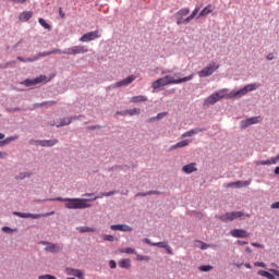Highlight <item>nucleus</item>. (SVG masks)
<instances>
[{"label":"nucleus","mask_w":279,"mask_h":279,"mask_svg":"<svg viewBox=\"0 0 279 279\" xmlns=\"http://www.w3.org/2000/svg\"><path fill=\"white\" fill-rule=\"evenodd\" d=\"M44 245H47L45 247L46 252H51L52 254H58V252H60V250H62L60 247V245L58 244H54V243H47V242H44Z\"/></svg>","instance_id":"obj_16"},{"label":"nucleus","mask_w":279,"mask_h":279,"mask_svg":"<svg viewBox=\"0 0 279 279\" xmlns=\"http://www.w3.org/2000/svg\"><path fill=\"white\" fill-rule=\"evenodd\" d=\"M34 16V12L32 11H24L20 14V21L22 23H27V21H29V19H32Z\"/></svg>","instance_id":"obj_21"},{"label":"nucleus","mask_w":279,"mask_h":279,"mask_svg":"<svg viewBox=\"0 0 279 279\" xmlns=\"http://www.w3.org/2000/svg\"><path fill=\"white\" fill-rule=\"evenodd\" d=\"M154 121H158L156 117L148 119L147 123H154Z\"/></svg>","instance_id":"obj_61"},{"label":"nucleus","mask_w":279,"mask_h":279,"mask_svg":"<svg viewBox=\"0 0 279 279\" xmlns=\"http://www.w3.org/2000/svg\"><path fill=\"white\" fill-rule=\"evenodd\" d=\"M134 80H136V75H130L126 78H123L122 81L111 85V88H121V86H130V84H132Z\"/></svg>","instance_id":"obj_11"},{"label":"nucleus","mask_w":279,"mask_h":279,"mask_svg":"<svg viewBox=\"0 0 279 279\" xmlns=\"http://www.w3.org/2000/svg\"><path fill=\"white\" fill-rule=\"evenodd\" d=\"M51 53H52V52H50V51H47V52H39V53L37 54V57H35V58H37V60H38V58H47V56H51Z\"/></svg>","instance_id":"obj_43"},{"label":"nucleus","mask_w":279,"mask_h":279,"mask_svg":"<svg viewBox=\"0 0 279 279\" xmlns=\"http://www.w3.org/2000/svg\"><path fill=\"white\" fill-rule=\"evenodd\" d=\"M64 272L66 274V276H74V278L84 279V272L80 269L65 268Z\"/></svg>","instance_id":"obj_13"},{"label":"nucleus","mask_w":279,"mask_h":279,"mask_svg":"<svg viewBox=\"0 0 279 279\" xmlns=\"http://www.w3.org/2000/svg\"><path fill=\"white\" fill-rule=\"evenodd\" d=\"M250 184H251L250 181H235V182L227 183L225 186L227 189H230L232 186H235V189H243V186H250Z\"/></svg>","instance_id":"obj_15"},{"label":"nucleus","mask_w":279,"mask_h":279,"mask_svg":"<svg viewBox=\"0 0 279 279\" xmlns=\"http://www.w3.org/2000/svg\"><path fill=\"white\" fill-rule=\"evenodd\" d=\"M182 171L184 173H194V171H197L196 163H189L182 168Z\"/></svg>","instance_id":"obj_25"},{"label":"nucleus","mask_w":279,"mask_h":279,"mask_svg":"<svg viewBox=\"0 0 279 279\" xmlns=\"http://www.w3.org/2000/svg\"><path fill=\"white\" fill-rule=\"evenodd\" d=\"M194 245H195V247H199V250H208V247H210L208 244H206L202 241H195Z\"/></svg>","instance_id":"obj_35"},{"label":"nucleus","mask_w":279,"mask_h":279,"mask_svg":"<svg viewBox=\"0 0 279 279\" xmlns=\"http://www.w3.org/2000/svg\"><path fill=\"white\" fill-rule=\"evenodd\" d=\"M80 53H88V48L85 46H74L63 50L64 56H77Z\"/></svg>","instance_id":"obj_4"},{"label":"nucleus","mask_w":279,"mask_h":279,"mask_svg":"<svg viewBox=\"0 0 279 279\" xmlns=\"http://www.w3.org/2000/svg\"><path fill=\"white\" fill-rule=\"evenodd\" d=\"M78 232H97V229L90 227H78Z\"/></svg>","instance_id":"obj_37"},{"label":"nucleus","mask_w":279,"mask_h":279,"mask_svg":"<svg viewBox=\"0 0 279 279\" xmlns=\"http://www.w3.org/2000/svg\"><path fill=\"white\" fill-rule=\"evenodd\" d=\"M37 145H40V147H53V145H58V140L37 141Z\"/></svg>","instance_id":"obj_18"},{"label":"nucleus","mask_w":279,"mask_h":279,"mask_svg":"<svg viewBox=\"0 0 279 279\" xmlns=\"http://www.w3.org/2000/svg\"><path fill=\"white\" fill-rule=\"evenodd\" d=\"M270 272L274 274V276L279 279V270L270 269Z\"/></svg>","instance_id":"obj_53"},{"label":"nucleus","mask_w":279,"mask_h":279,"mask_svg":"<svg viewBox=\"0 0 279 279\" xmlns=\"http://www.w3.org/2000/svg\"><path fill=\"white\" fill-rule=\"evenodd\" d=\"M167 117V112H161L156 116L157 121H160L161 119H165Z\"/></svg>","instance_id":"obj_45"},{"label":"nucleus","mask_w":279,"mask_h":279,"mask_svg":"<svg viewBox=\"0 0 279 279\" xmlns=\"http://www.w3.org/2000/svg\"><path fill=\"white\" fill-rule=\"evenodd\" d=\"M238 245H247V242L238 240Z\"/></svg>","instance_id":"obj_62"},{"label":"nucleus","mask_w":279,"mask_h":279,"mask_svg":"<svg viewBox=\"0 0 279 279\" xmlns=\"http://www.w3.org/2000/svg\"><path fill=\"white\" fill-rule=\"evenodd\" d=\"M119 253L120 254H136V251L132 247H126V248H120Z\"/></svg>","instance_id":"obj_36"},{"label":"nucleus","mask_w":279,"mask_h":279,"mask_svg":"<svg viewBox=\"0 0 279 279\" xmlns=\"http://www.w3.org/2000/svg\"><path fill=\"white\" fill-rule=\"evenodd\" d=\"M43 82H47V77L45 75H40L34 80H25L24 86H36V84H40Z\"/></svg>","instance_id":"obj_12"},{"label":"nucleus","mask_w":279,"mask_h":279,"mask_svg":"<svg viewBox=\"0 0 279 279\" xmlns=\"http://www.w3.org/2000/svg\"><path fill=\"white\" fill-rule=\"evenodd\" d=\"M266 58H267V60H272L274 59V53H269Z\"/></svg>","instance_id":"obj_63"},{"label":"nucleus","mask_w":279,"mask_h":279,"mask_svg":"<svg viewBox=\"0 0 279 279\" xmlns=\"http://www.w3.org/2000/svg\"><path fill=\"white\" fill-rule=\"evenodd\" d=\"M275 174H276V175H279V167H276V168H275Z\"/></svg>","instance_id":"obj_64"},{"label":"nucleus","mask_w":279,"mask_h":279,"mask_svg":"<svg viewBox=\"0 0 279 279\" xmlns=\"http://www.w3.org/2000/svg\"><path fill=\"white\" fill-rule=\"evenodd\" d=\"M17 60H19L20 62H36V60H38V58L24 59L23 57H17Z\"/></svg>","instance_id":"obj_39"},{"label":"nucleus","mask_w":279,"mask_h":279,"mask_svg":"<svg viewBox=\"0 0 279 279\" xmlns=\"http://www.w3.org/2000/svg\"><path fill=\"white\" fill-rule=\"evenodd\" d=\"M230 234L234 239H250V232L245 229H233L230 231Z\"/></svg>","instance_id":"obj_10"},{"label":"nucleus","mask_w":279,"mask_h":279,"mask_svg":"<svg viewBox=\"0 0 279 279\" xmlns=\"http://www.w3.org/2000/svg\"><path fill=\"white\" fill-rule=\"evenodd\" d=\"M147 195H160V192H158V191H149V192H147Z\"/></svg>","instance_id":"obj_56"},{"label":"nucleus","mask_w":279,"mask_h":279,"mask_svg":"<svg viewBox=\"0 0 279 279\" xmlns=\"http://www.w3.org/2000/svg\"><path fill=\"white\" fill-rule=\"evenodd\" d=\"M270 208H272V209H279V202L272 203V204L270 205Z\"/></svg>","instance_id":"obj_54"},{"label":"nucleus","mask_w":279,"mask_h":279,"mask_svg":"<svg viewBox=\"0 0 279 279\" xmlns=\"http://www.w3.org/2000/svg\"><path fill=\"white\" fill-rule=\"evenodd\" d=\"M191 144L190 140H183L181 142H178L177 144L172 145L170 147L171 150L173 149H181L182 147H189V145Z\"/></svg>","instance_id":"obj_22"},{"label":"nucleus","mask_w":279,"mask_h":279,"mask_svg":"<svg viewBox=\"0 0 279 279\" xmlns=\"http://www.w3.org/2000/svg\"><path fill=\"white\" fill-rule=\"evenodd\" d=\"M137 260H149L148 256L137 255Z\"/></svg>","instance_id":"obj_52"},{"label":"nucleus","mask_w":279,"mask_h":279,"mask_svg":"<svg viewBox=\"0 0 279 279\" xmlns=\"http://www.w3.org/2000/svg\"><path fill=\"white\" fill-rule=\"evenodd\" d=\"M2 232H12V229L10 227H3Z\"/></svg>","instance_id":"obj_58"},{"label":"nucleus","mask_w":279,"mask_h":279,"mask_svg":"<svg viewBox=\"0 0 279 279\" xmlns=\"http://www.w3.org/2000/svg\"><path fill=\"white\" fill-rule=\"evenodd\" d=\"M217 101H219V98L217 97V94H213L209 97L206 98L205 102L209 104L210 106L217 104Z\"/></svg>","instance_id":"obj_29"},{"label":"nucleus","mask_w":279,"mask_h":279,"mask_svg":"<svg viewBox=\"0 0 279 279\" xmlns=\"http://www.w3.org/2000/svg\"><path fill=\"white\" fill-rule=\"evenodd\" d=\"M144 243H147L148 245H153V247H160L162 250H166L167 254H170L172 256L173 251H171V246L167 244L166 242H157L153 243L149 239H144Z\"/></svg>","instance_id":"obj_7"},{"label":"nucleus","mask_w":279,"mask_h":279,"mask_svg":"<svg viewBox=\"0 0 279 279\" xmlns=\"http://www.w3.org/2000/svg\"><path fill=\"white\" fill-rule=\"evenodd\" d=\"M111 230H119L120 232H132V227L128 225H112Z\"/></svg>","instance_id":"obj_20"},{"label":"nucleus","mask_w":279,"mask_h":279,"mask_svg":"<svg viewBox=\"0 0 279 279\" xmlns=\"http://www.w3.org/2000/svg\"><path fill=\"white\" fill-rule=\"evenodd\" d=\"M199 13V8L198 7H196L194 10H193V12L191 13V17L192 19H194V16H197V14Z\"/></svg>","instance_id":"obj_46"},{"label":"nucleus","mask_w":279,"mask_h":279,"mask_svg":"<svg viewBox=\"0 0 279 279\" xmlns=\"http://www.w3.org/2000/svg\"><path fill=\"white\" fill-rule=\"evenodd\" d=\"M50 53H51V56H53V53H60V54H62V53H64V50L62 51V50L56 48V49L51 50Z\"/></svg>","instance_id":"obj_49"},{"label":"nucleus","mask_w":279,"mask_h":279,"mask_svg":"<svg viewBox=\"0 0 279 279\" xmlns=\"http://www.w3.org/2000/svg\"><path fill=\"white\" fill-rule=\"evenodd\" d=\"M272 160L275 161V165H278V162H279V155H277L276 157H272Z\"/></svg>","instance_id":"obj_60"},{"label":"nucleus","mask_w":279,"mask_h":279,"mask_svg":"<svg viewBox=\"0 0 279 279\" xmlns=\"http://www.w3.org/2000/svg\"><path fill=\"white\" fill-rule=\"evenodd\" d=\"M215 11V5L208 4L198 14L197 19H202L204 16H208V14L213 13Z\"/></svg>","instance_id":"obj_17"},{"label":"nucleus","mask_w":279,"mask_h":279,"mask_svg":"<svg viewBox=\"0 0 279 279\" xmlns=\"http://www.w3.org/2000/svg\"><path fill=\"white\" fill-rule=\"evenodd\" d=\"M16 140H19L17 135L7 137L2 142H0V147H3V145H9V143H12V141H16Z\"/></svg>","instance_id":"obj_32"},{"label":"nucleus","mask_w":279,"mask_h":279,"mask_svg":"<svg viewBox=\"0 0 279 279\" xmlns=\"http://www.w3.org/2000/svg\"><path fill=\"white\" fill-rule=\"evenodd\" d=\"M99 129H101L100 125H93L88 128V130H99Z\"/></svg>","instance_id":"obj_59"},{"label":"nucleus","mask_w":279,"mask_h":279,"mask_svg":"<svg viewBox=\"0 0 279 279\" xmlns=\"http://www.w3.org/2000/svg\"><path fill=\"white\" fill-rule=\"evenodd\" d=\"M191 10L189 8L181 9L175 13V19H177V25H182V21L184 20V16L189 14Z\"/></svg>","instance_id":"obj_14"},{"label":"nucleus","mask_w":279,"mask_h":279,"mask_svg":"<svg viewBox=\"0 0 279 279\" xmlns=\"http://www.w3.org/2000/svg\"><path fill=\"white\" fill-rule=\"evenodd\" d=\"M215 94L219 101L220 99H231L230 94H228V89H220Z\"/></svg>","instance_id":"obj_24"},{"label":"nucleus","mask_w":279,"mask_h":279,"mask_svg":"<svg viewBox=\"0 0 279 279\" xmlns=\"http://www.w3.org/2000/svg\"><path fill=\"white\" fill-rule=\"evenodd\" d=\"M144 101H147L146 96L140 95V96H133L130 98L131 104H142Z\"/></svg>","instance_id":"obj_26"},{"label":"nucleus","mask_w":279,"mask_h":279,"mask_svg":"<svg viewBox=\"0 0 279 279\" xmlns=\"http://www.w3.org/2000/svg\"><path fill=\"white\" fill-rule=\"evenodd\" d=\"M109 267H110V269H117V262H114V259H111L109 262Z\"/></svg>","instance_id":"obj_47"},{"label":"nucleus","mask_w":279,"mask_h":279,"mask_svg":"<svg viewBox=\"0 0 279 279\" xmlns=\"http://www.w3.org/2000/svg\"><path fill=\"white\" fill-rule=\"evenodd\" d=\"M3 158H8V153L5 151H0V160Z\"/></svg>","instance_id":"obj_55"},{"label":"nucleus","mask_w":279,"mask_h":279,"mask_svg":"<svg viewBox=\"0 0 279 279\" xmlns=\"http://www.w3.org/2000/svg\"><path fill=\"white\" fill-rule=\"evenodd\" d=\"M118 265L121 269H130V267H132V259L123 258L118 263Z\"/></svg>","instance_id":"obj_23"},{"label":"nucleus","mask_w":279,"mask_h":279,"mask_svg":"<svg viewBox=\"0 0 279 279\" xmlns=\"http://www.w3.org/2000/svg\"><path fill=\"white\" fill-rule=\"evenodd\" d=\"M255 267H265V263L263 262H256Z\"/></svg>","instance_id":"obj_57"},{"label":"nucleus","mask_w":279,"mask_h":279,"mask_svg":"<svg viewBox=\"0 0 279 279\" xmlns=\"http://www.w3.org/2000/svg\"><path fill=\"white\" fill-rule=\"evenodd\" d=\"M13 215H15V217H21L22 219H29V217H32V214L21 211H13Z\"/></svg>","instance_id":"obj_34"},{"label":"nucleus","mask_w":279,"mask_h":279,"mask_svg":"<svg viewBox=\"0 0 279 279\" xmlns=\"http://www.w3.org/2000/svg\"><path fill=\"white\" fill-rule=\"evenodd\" d=\"M193 77H195L194 74H191L189 76H185L183 78H173V76L171 75H166L161 78H158L156 80L154 83H153V88L154 90H158V88H162V86H169L171 84H182L184 82H191V80H193Z\"/></svg>","instance_id":"obj_2"},{"label":"nucleus","mask_w":279,"mask_h":279,"mask_svg":"<svg viewBox=\"0 0 279 279\" xmlns=\"http://www.w3.org/2000/svg\"><path fill=\"white\" fill-rule=\"evenodd\" d=\"M38 279H57L53 275H41L38 277Z\"/></svg>","instance_id":"obj_44"},{"label":"nucleus","mask_w":279,"mask_h":279,"mask_svg":"<svg viewBox=\"0 0 279 279\" xmlns=\"http://www.w3.org/2000/svg\"><path fill=\"white\" fill-rule=\"evenodd\" d=\"M256 165L257 167H260L262 166H265V165H276V161L270 158V159H267V160H259V161H256Z\"/></svg>","instance_id":"obj_33"},{"label":"nucleus","mask_w":279,"mask_h":279,"mask_svg":"<svg viewBox=\"0 0 279 279\" xmlns=\"http://www.w3.org/2000/svg\"><path fill=\"white\" fill-rule=\"evenodd\" d=\"M199 132H204V129H193L187 131L181 135V138H187V136H194V134H199Z\"/></svg>","instance_id":"obj_27"},{"label":"nucleus","mask_w":279,"mask_h":279,"mask_svg":"<svg viewBox=\"0 0 279 279\" xmlns=\"http://www.w3.org/2000/svg\"><path fill=\"white\" fill-rule=\"evenodd\" d=\"M217 69H219V64L211 62L198 72V77H209V75H213Z\"/></svg>","instance_id":"obj_5"},{"label":"nucleus","mask_w":279,"mask_h":279,"mask_svg":"<svg viewBox=\"0 0 279 279\" xmlns=\"http://www.w3.org/2000/svg\"><path fill=\"white\" fill-rule=\"evenodd\" d=\"M54 211H50V213H46V214H31V216H28V219H40L41 217H51V215H53Z\"/></svg>","instance_id":"obj_28"},{"label":"nucleus","mask_w":279,"mask_h":279,"mask_svg":"<svg viewBox=\"0 0 279 279\" xmlns=\"http://www.w3.org/2000/svg\"><path fill=\"white\" fill-rule=\"evenodd\" d=\"M117 114H121L122 117H128V114L130 117H134L135 114H141V109L138 108L128 109L122 112H118Z\"/></svg>","instance_id":"obj_19"},{"label":"nucleus","mask_w":279,"mask_h":279,"mask_svg":"<svg viewBox=\"0 0 279 279\" xmlns=\"http://www.w3.org/2000/svg\"><path fill=\"white\" fill-rule=\"evenodd\" d=\"M258 276H262L263 278H267V279H276V275L270 274L269 271H266V270H259Z\"/></svg>","instance_id":"obj_31"},{"label":"nucleus","mask_w":279,"mask_h":279,"mask_svg":"<svg viewBox=\"0 0 279 279\" xmlns=\"http://www.w3.org/2000/svg\"><path fill=\"white\" fill-rule=\"evenodd\" d=\"M112 195H117V191L101 193L99 196H95L93 198H63L57 197L49 199L50 202H64V208L68 210H82L84 208H90V204L88 202H96V199H101V197H112Z\"/></svg>","instance_id":"obj_1"},{"label":"nucleus","mask_w":279,"mask_h":279,"mask_svg":"<svg viewBox=\"0 0 279 279\" xmlns=\"http://www.w3.org/2000/svg\"><path fill=\"white\" fill-rule=\"evenodd\" d=\"M102 241H109L110 243H112V241H114V235H110V234L102 235Z\"/></svg>","instance_id":"obj_40"},{"label":"nucleus","mask_w":279,"mask_h":279,"mask_svg":"<svg viewBox=\"0 0 279 279\" xmlns=\"http://www.w3.org/2000/svg\"><path fill=\"white\" fill-rule=\"evenodd\" d=\"M191 21H193L192 15L187 16L185 20H182V23L186 25V23H191Z\"/></svg>","instance_id":"obj_51"},{"label":"nucleus","mask_w":279,"mask_h":279,"mask_svg":"<svg viewBox=\"0 0 279 279\" xmlns=\"http://www.w3.org/2000/svg\"><path fill=\"white\" fill-rule=\"evenodd\" d=\"M244 215L243 211H231L220 216V219L221 221H234V219H239Z\"/></svg>","instance_id":"obj_8"},{"label":"nucleus","mask_w":279,"mask_h":279,"mask_svg":"<svg viewBox=\"0 0 279 279\" xmlns=\"http://www.w3.org/2000/svg\"><path fill=\"white\" fill-rule=\"evenodd\" d=\"M39 24L41 25V27H44L45 29H51V25H49L45 19L40 17L39 20Z\"/></svg>","instance_id":"obj_38"},{"label":"nucleus","mask_w":279,"mask_h":279,"mask_svg":"<svg viewBox=\"0 0 279 279\" xmlns=\"http://www.w3.org/2000/svg\"><path fill=\"white\" fill-rule=\"evenodd\" d=\"M73 121V118H63L60 120L59 124H57V128H63V125H71Z\"/></svg>","instance_id":"obj_30"},{"label":"nucleus","mask_w":279,"mask_h":279,"mask_svg":"<svg viewBox=\"0 0 279 279\" xmlns=\"http://www.w3.org/2000/svg\"><path fill=\"white\" fill-rule=\"evenodd\" d=\"M97 38H101V32L93 31L81 36L80 43H90L92 40H97Z\"/></svg>","instance_id":"obj_6"},{"label":"nucleus","mask_w":279,"mask_h":279,"mask_svg":"<svg viewBox=\"0 0 279 279\" xmlns=\"http://www.w3.org/2000/svg\"><path fill=\"white\" fill-rule=\"evenodd\" d=\"M12 3H17V4H23V3H27V0H9Z\"/></svg>","instance_id":"obj_50"},{"label":"nucleus","mask_w":279,"mask_h":279,"mask_svg":"<svg viewBox=\"0 0 279 279\" xmlns=\"http://www.w3.org/2000/svg\"><path fill=\"white\" fill-rule=\"evenodd\" d=\"M251 245H252L253 247H259L260 250H265V245L258 244V243H256V242L251 243Z\"/></svg>","instance_id":"obj_48"},{"label":"nucleus","mask_w":279,"mask_h":279,"mask_svg":"<svg viewBox=\"0 0 279 279\" xmlns=\"http://www.w3.org/2000/svg\"><path fill=\"white\" fill-rule=\"evenodd\" d=\"M25 178H29L28 172H22L20 175L16 177V180H25Z\"/></svg>","instance_id":"obj_42"},{"label":"nucleus","mask_w":279,"mask_h":279,"mask_svg":"<svg viewBox=\"0 0 279 279\" xmlns=\"http://www.w3.org/2000/svg\"><path fill=\"white\" fill-rule=\"evenodd\" d=\"M260 121H263V119L260 117L248 118V119L240 122V128L242 130H245V129L250 128V125H256V123H260Z\"/></svg>","instance_id":"obj_9"},{"label":"nucleus","mask_w":279,"mask_h":279,"mask_svg":"<svg viewBox=\"0 0 279 279\" xmlns=\"http://www.w3.org/2000/svg\"><path fill=\"white\" fill-rule=\"evenodd\" d=\"M211 269H213V266H210V265L199 266L201 271H210Z\"/></svg>","instance_id":"obj_41"},{"label":"nucleus","mask_w":279,"mask_h":279,"mask_svg":"<svg viewBox=\"0 0 279 279\" xmlns=\"http://www.w3.org/2000/svg\"><path fill=\"white\" fill-rule=\"evenodd\" d=\"M258 88V84L253 83L244 86L243 88L239 89L238 92H231L230 97L240 99V97H244V95H247V93H252V90H256Z\"/></svg>","instance_id":"obj_3"}]
</instances>
